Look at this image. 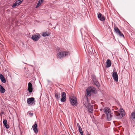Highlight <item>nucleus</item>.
Listing matches in <instances>:
<instances>
[{"label": "nucleus", "instance_id": "obj_14", "mask_svg": "<svg viewBox=\"0 0 135 135\" xmlns=\"http://www.w3.org/2000/svg\"><path fill=\"white\" fill-rule=\"evenodd\" d=\"M22 2L20 1V0H18L16 1L14 3H13V7L19 5Z\"/></svg>", "mask_w": 135, "mask_h": 135}, {"label": "nucleus", "instance_id": "obj_25", "mask_svg": "<svg viewBox=\"0 0 135 135\" xmlns=\"http://www.w3.org/2000/svg\"><path fill=\"white\" fill-rule=\"evenodd\" d=\"M3 83H5L6 82V80L4 78V77L1 79Z\"/></svg>", "mask_w": 135, "mask_h": 135}, {"label": "nucleus", "instance_id": "obj_2", "mask_svg": "<svg viewBox=\"0 0 135 135\" xmlns=\"http://www.w3.org/2000/svg\"><path fill=\"white\" fill-rule=\"evenodd\" d=\"M96 89L93 86L88 87L86 90V94L88 96H90L93 93H95Z\"/></svg>", "mask_w": 135, "mask_h": 135}, {"label": "nucleus", "instance_id": "obj_23", "mask_svg": "<svg viewBox=\"0 0 135 135\" xmlns=\"http://www.w3.org/2000/svg\"><path fill=\"white\" fill-rule=\"evenodd\" d=\"M66 98L62 97V98L61 99V101L62 102H65L66 100Z\"/></svg>", "mask_w": 135, "mask_h": 135}, {"label": "nucleus", "instance_id": "obj_16", "mask_svg": "<svg viewBox=\"0 0 135 135\" xmlns=\"http://www.w3.org/2000/svg\"><path fill=\"white\" fill-rule=\"evenodd\" d=\"M7 120L6 119L3 120V124L4 126L7 129H8L9 127V126L7 123Z\"/></svg>", "mask_w": 135, "mask_h": 135}, {"label": "nucleus", "instance_id": "obj_15", "mask_svg": "<svg viewBox=\"0 0 135 135\" xmlns=\"http://www.w3.org/2000/svg\"><path fill=\"white\" fill-rule=\"evenodd\" d=\"M107 65L106 66V67L107 68H108L111 66V61L109 59H108L106 62Z\"/></svg>", "mask_w": 135, "mask_h": 135}, {"label": "nucleus", "instance_id": "obj_18", "mask_svg": "<svg viewBox=\"0 0 135 135\" xmlns=\"http://www.w3.org/2000/svg\"><path fill=\"white\" fill-rule=\"evenodd\" d=\"M32 85H28V90L29 93H31L32 91Z\"/></svg>", "mask_w": 135, "mask_h": 135}, {"label": "nucleus", "instance_id": "obj_30", "mask_svg": "<svg viewBox=\"0 0 135 135\" xmlns=\"http://www.w3.org/2000/svg\"><path fill=\"white\" fill-rule=\"evenodd\" d=\"M79 132L80 133V134H82L83 133V131L82 130H81V131H79Z\"/></svg>", "mask_w": 135, "mask_h": 135}, {"label": "nucleus", "instance_id": "obj_8", "mask_svg": "<svg viewBox=\"0 0 135 135\" xmlns=\"http://www.w3.org/2000/svg\"><path fill=\"white\" fill-rule=\"evenodd\" d=\"M70 102L73 106H76L77 104V101L75 98H71L70 100Z\"/></svg>", "mask_w": 135, "mask_h": 135}, {"label": "nucleus", "instance_id": "obj_12", "mask_svg": "<svg viewBox=\"0 0 135 135\" xmlns=\"http://www.w3.org/2000/svg\"><path fill=\"white\" fill-rule=\"evenodd\" d=\"M88 111L90 113H92L93 111V106L90 104H89L87 107Z\"/></svg>", "mask_w": 135, "mask_h": 135}, {"label": "nucleus", "instance_id": "obj_7", "mask_svg": "<svg viewBox=\"0 0 135 135\" xmlns=\"http://www.w3.org/2000/svg\"><path fill=\"white\" fill-rule=\"evenodd\" d=\"M114 30L120 36L124 37V35L121 33V32L118 27H115L114 28Z\"/></svg>", "mask_w": 135, "mask_h": 135}, {"label": "nucleus", "instance_id": "obj_24", "mask_svg": "<svg viewBox=\"0 0 135 135\" xmlns=\"http://www.w3.org/2000/svg\"><path fill=\"white\" fill-rule=\"evenodd\" d=\"M62 97L66 98V95L65 93L64 92H63L62 93Z\"/></svg>", "mask_w": 135, "mask_h": 135}, {"label": "nucleus", "instance_id": "obj_3", "mask_svg": "<svg viewBox=\"0 0 135 135\" xmlns=\"http://www.w3.org/2000/svg\"><path fill=\"white\" fill-rule=\"evenodd\" d=\"M120 113H119L117 111H114V114L116 118L117 119H121L124 115V112H123L122 109L120 110Z\"/></svg>", "mask_w": 135, "mask_h": 135}, {"label": "nucleus", "instance_id": "obj_4", "mask_svg": "<svg viewBox=\"0 0 135 135\" xmlns=\"http://www.w3.org/2000/svg\"><path fill=\"white\" fill-rule=\"evenodd\" d=\"M69 54L68 52L62 51L58 52L57 55V57L59 59H61L65 57Z\"/></svg>", "mask_w": 135, "mask_h": 135}, {"label": "nucleus", "instance_id": "obj_6", "mask_svg": "<svg viewBox=\"0 0 135 135\" xmlns=\"http://www.w3.org/2000/svg\"><path fill=\"white\" fill-rule=\"evenodd\" d=\"M34 98L33 97L28 98L27 100V103L29 105H32L35 102L34 101Z\"/></svg>", "mask_w": 135, "mask_h": 135}, {"label": "nucleus", "instance_id": "obj_1", "mask_svg": "<svg viewBox=\"0 0 135 135\" xmlns=\"http://www.w3.org/2000/svg\"><path fill=\"white\" fill-rule=\"evenodd\" d=\"M103 110L107 117L108 120L110 121L111 120L112 115L110 109L108 107H105L104 108Z\"/></svg>", "mask_w": 135, "mask_h": 135}, {"label": "nucleus", "instance_id": "obj_36", "mask_svg": "<svg viewBox=\"0 0 135 135\" xmlns=\"http://www.w3.org/2000/svg\"><path fill=\"white\" fill-rule=\"evenodd\" d=\"M88 135H90V134H88Z\"/></svg>", "mask_w": 135, "mask_h": 135}, {"label": "nucleus", "instance_id": "obj_33", "mask_svg": "<svg viewBox=\"0 0 135 135\" xmlns=\"http://www.w3.org/2000/svg\"><path fill=\"white\" fill-rule=\"evenodd\" d=\"M39 1H40L42 3L43 2L44 0H39Z\"/></svg>", "mask_w": 135, "mask_h": 135}, {"label": "nucleus", "instance_id": "obj_29", "mask_svg": "<svg viewBox=\"0 0 135 135\" xmlns=\"http://www.w3.org/2000/svg\"><path fill=\"white\" fill-rule=\"evenodd\" d=\"M79 131L82 130V128L81 127H80L79 128H78Z\"/></svg>", "mask_w": 135, "mask_h": 135}, {"label": "nucleus", "instance_id": "obj_10", "mask_svg": "<svg viewBox=\"0 0 135 135\" xmlns=\"http://www.w3.org/2000/svg\"><path fill=\"white\" fill-rule=\"evenodd\" d=\"M113 78L114 80L117 81H118V74L117 72H114L113 73Z\"/></svg>", "mask_w": 135, "mask_h": 135}, {"label": "nucleus", "instance_id": "obj_28", "mask_svg": "<svg viewBox=\"0 0 135 135\" xmlns=\"http://www.w3.org/2000/svg\"><path fill=\"white\" fill-rule=\"evenodd\" d=\"M77 126L78 127V128H79L80 127H81L80 126L79 124V123H77Z\"/></svg>", "mask_w": 135, "mask_h": 135}, {"label": "nucleus", "instance_id": "obj_32", "mask_svg": "<svg viewBox=\"0 0 135 135\" xmlns=\"http://www.w3.org/2000/svg\"><path fill=\"white\" fill-rule=\"evenodd\" d=\"M33 84V83L31 82H30L28 83V84Z\"/></svg>", "mask_w": 135, "mask_h": 135}, {"label": "nucleus", "instance_id": "obj_34", "mask_svg": "<svg viewBox=\"0 0 135 135\" xmlns=\"http://www.w3.org/2000/svg\"><path fill=\"white\" fill-rule=\"evenodd\" d=\"M97 85V86H98L99 85Z\"/></svg>", "mask_w": 135, "mask_h": 135}, {"label": "nucleus", "instance_id": "obj_20", "mask_svg": "<svg viewBox=\"0 0 135 135\" xmlns=\"http://www.w3.org/2000/svg\"><path fill=\"white\" fill-rule=\"evenodd\" d=\"M50 35V33L48 32H44L42 33V36L45 37L47 36H49Z\"/></svg>", "mask_w": 135, "mask_h": 135}, {"label": "nucleus", "instance_id": "obj_11", "mask_svg": "<svg viewBox=\"0 0 135 135\" xmlns=\"http://www.w3.org/2000/svg\"><path fill=\"white\" fill-rule=\"evenodd\" d=\"M97 14L98 18L100 20L103 21L105 20L104 17L103 16L101 13H98Z\"/></svg>", "mask_w": 135, "mask_h": 135}, {"label": "nucleus", "instance_id": "obj_5", "mask_svg": "<svg viewBox=\"0 0 135 135\" xmlns=\"http://www.w3.org/2000/svg\"><path fill=\"white\" fill-rule=\"evenodd\" d=\"M40 37V36L39 34L37 33L36 35H33L32 37V39L35 41H37Z\"/></svg>", "mask_w": 135, "mask_h": 135}, {"label": "nucleus", "instance_id": "obj_31", "mask_svg": "<svg viewBox=\"0 0 135 135\" xmlns=\"http://www.w3.org/2000/svg\"><path fill=\"white\" fill-rule=\"evenodd\" d=\"M79 132L80 133V134H82L83 133V131L82 130H81V131H79Z\"/></svg>", "mask_w": 135, "mask_h": 135}, {"label": "nucleus", "instance_id": "obj_19", "mask_svg": "<svg viewBox=\"0 0 135 135\" xmlns=\"http://www.w3.org/2000/svg\"><path fill=\"white\" fill-rule=\"evenodd\" d=\"M55 97L57 100L58 99L61 97V94L60 93H57L55 94Z\"/></svg>", "mask_w": 135, "mask_h": 135}, {"label": "nucleus", "instance_id": "obj_21", "mask_svg": "<svg viewBox=\"0 0 135 135\" xmlns=\"http://www.w3.org/2000/svg\"><path fill=\"white\" fill-rule=\"evenodd\" d=\"M132 118L135 120V112H132L131 113Z\"/></svg>", "mask_w": 135, "mask_h": 135}, {"label": "nucleus", "instance_id": "obj_13", "mask_svg": "<svg viewBox=\"0 0 135 135\" xmlns=\"http://www.w3.org/2000/svg\"><path fill=\"white\" fill-rule=\"evenodd\" d=\"M32 127L34 132L36 133H37L38 132V130L37 128V125L36 124H35L32 126Z\"/></svg>", "mask_w": 135, "mask_h": 135}, {"label": "nucleus", "instance_id": "obj_35", "mask_svg": "<svg viewBox=\"0 0 135 135\" xmlns=\"http://www.w3.org/2000/svg\"><path fill=\"white\" fill-rule=\"evenodd\" d=\"M81 134V135H84L83 133V134Z\"/></svg>", "mask_w": 135, "mask_h": 135}, {"label": "nucleus", "instance_id": "obj_9", "mask_svg": "<svg viewBox=\"0 0 135 135\" xmlns=\"http://www.w3.org/2000/svg\"><path fill=\"white\" fill-rule=\"evenodd\" d=\"M91 78L94 84H98L99 83L96 79V77L95 75H92L91 76Z\"/></svg>", "mask_w": 135, "mask_h": 135}, {"label": "nucleus", "instance_id": "obj_26", "mask_svg": "<svg viewBox=\"0 0 135 135\" xmlns=\"http://www.w3.org/2000/svg\"><path fill=\"white\" fill-rule=\"evenodd\" d=\"M4 77L3 75L2 74H1L0 75V78L1 79L4 78Z\"/></svg>", "mask_w": 135, "mask_h": 135}, {"label": "nucleus", "instance_id": "obj_17", "mask_svg": "<svg viewBox=\"0 0 135 135\" xmlns=\"http://www.w3.org/2000/svg\"><path fill=\"white\" fill-rule=\"evenodd\" d=\"M5 91L4 88L1 85H0V92L2 93H3Z\"/></svg>", "mask_w": 135, "mask_h": 135}, {"label": "nucleus", "instance_id": "obj_22", "mask_svg": "<svg viewBox=\"0 0 135 135\" xmlns=\"http://www.w3.org/2000/svg\"><path fill=\"white\" fill-rule=\"evenodd\" d=\"M42 2H41L40 1H38V3H37V5L36 6V8H37L39 6L41 5V4Z\"/></svg>", "mask_w": 135, "mask_h": 135}, {"label": "nucleus", "instance_id": "obj_27", "mask_svg": "<svg viewBox=\"0 0 135 135\" xmlns=\"http://www.w3.org/2000/svg\"><path fill=\"white\" fill-rule=\"evenodd\" d=\"M29 114L31 116H32L33 115V113H32L31 112H30L29 113Z\"/></svg>", "mask_w": 135, "mask_h": 135}]
</instances>
